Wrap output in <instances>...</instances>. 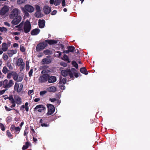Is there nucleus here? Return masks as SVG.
I'll return each mask as SVG.
<instances>
[{
  "label": "nucleus",
  "instance_id": "1",
  "mask_svg": "<svg viewBox=\"0 0 150 150\" xmlns=\"http://www.w3.org/2000/svg\"><path fill=\"white\" fill-rule=\"evenodd\" d=\"M76 71L75 69H71V71L69 70H62L61 73L62 75L64 76L69 74L71 78H73L74 76L77 78L79 76V74H78L76 73Z\"/></svg>",
  "mask_w": 150,
  "mask_h": 150
},
{
  "label": "nucleus",
  "instance_id": "2",
  "mask_svg": "<svg viewBox=\"0 0 150 150\" xmlns=\"http://www.w3.org/2000/svg\"><path fill=\"white\" fill-rule=\"evenodd\" d=\"M20 11L18 8H14L10 13L9 16V17L10 18L13 19L18 16V14L20 13Z\"/></svg>",
  "mask_w": 150,
  "mask_h": 150
},
{
  "label": "nucleus",
  "instance_id": "3",
  "mask_svg": "<svg viewBox=\"0 0 150 150\" xmlns=\"http://www.w3.org/2000/svg\"><path fill=\"white\" fill-rule=\"evenodd\" d=\"M15 64L16 66L20 67L19 69L21 71H22L25 68V63L22 58H18Z\"/></svg>",
  "mask_w": 150,
  "mask_h": 150
},
{
  "label": "nucleus",
  "instance_id": "4",
  "mask_svg": "<svg viewBox=\"0 0 150 150\" xmlns=\"http://www.w3.org/2000/svg\"><path fill=\"white\" fill-rule=\"evenodd\" d=\"M4 88L8 89L11 87L14 84L13 81L11 80H8L5 79L4 81Z\"/></svg>",
  "mask_w": 150,
  "mask_h": 150
},
{
  "label": "nucleus",
  "instance_id": "5",
  "mask_svg": "<svg viewBox=\"0 0 150 150\" xmlns=\"http://www.w3.org/2000/svg\"><path fill=\"white\" fill-rule=\"evenodd\" d=\"M47 106L48 108V111L46 115L49 116L52 115L55 110V108L54 106L50 104H47Z\"/></svg>",
  "mask_w": 150,
  "mask_h": 150
},
{
  "label": "nucleus",
  "instance_id": "6",
  "mask_svg": "<svg viewBox=\"0 0 150 150\" xmlns=\"http://www.w3.org/2000/svg\"><path fill=\"white\" fill-rule=\"evenodd\" d=\"M14 76L13 77V79L17 82H20L23 79L24 76L22 74L18 75L15 72L14 74L13 75Z\"/></svg>",
  "mask_w": 150,
  "mask_h": 150
},
{
  "label": "nucleus",
  "instance_id": "7",
  "mask_svg": "<svg viewBox=\"0 0 150 150\" xmlns=\"http://www.w3.org/2000/svg\"><path fill=\"white\" fill-rule=\"evenodd\" d=\"M24 31L25 33H28L30 30L31 27L30 23L28 21H26L24 23Z\"/></svg>",
  "mask_w": 150,
  "mask_h": 150
},
{
  "label": "nucleus",
  "instance_id": "8",
  "mask_svg": "<svg viewBox=\"0 0 150 150\" xmlns=\"http://www.w3.org/2000/svg\"><path fill=\"white\" fill-rule=\"evenodd\" d=\"M47 46L46 42H44L38 44L36 47V50L37 51H40L44 49Z\"/></svg>",
  "mask_w": 150,
  "mask_h": 150
},
{
  "label": "nucleus",
  "instance_id": "9",
  "mask_svg": "<svg viewBox=\"0 0 150 150\" xmlns=\"http://www.w3.org/2000/svg\"><path fill=\"white\" fill-rule=\"evenodd\" d=\"M23 85L21 83H15L14 86V90L18 93L20 92L22 90Z\"/></svg>",
  "mask_w": 150,
  "mask_h": 150
},
{
  "label": "nucleus",
  "instance_id": "10",
  "mask_svg": "<svg viewBox=\"0 0 150 150\" xmlns=\"http://www.w3.org/2000/svg\"><path fill=\"white\" fill-rule=\"evenodd\" d=\"M9 7L5 5L0 10V15L3 16L6 14L9 10Z\"/></svg>",
  "mask_w": 150,
  "mask_h": 150
},
{
  "label": "nucleus",
  "instance_id": "11",
  "mask_svg": "<svg viewBox=\"0 0 150 150\" xmlns=\"http://www.w3.org/2000/svg\"><path fill=\"white\" fill-rule=\"evenodd\" d=\"M43 75L41 76L39 78V81L41 83L45 82L47 81L49 77L48 74H43Z\"/></svg>",
  "mask_w": 150,
  "mask_h": 150
},
{
  "label": "nucleus",
  "instance_id": "12",
  "mask_svg": "<svg viewBox=\"0 0 150 150\" xmlns=\"http://www.w3.org/2000/svg\"><path fill=\"white\" fill-rule=\"evenodd\" d=\"M15 18L11 21V23L14 25H17L19 23L22 19L21 16H19Z\"/></svg>",
  "mask_w": 150,
  "mask_h": 150
},
{
  "label": "nucleus",
  "instance_id": "13",
  "mask_svg": "<svg viewBox=\"0 0 150 150\" xmlns=\"http://www.w3.org/2000/svg\"><path fill=\"white\" fill-rule=\"evenodd\" d=\"M24 8L25 10L30 13H32L34 11V8L30 5H26L25 6Z\"/></svg>",
  "mask_w": 150,
  "mask_h": 150
},
{
  "label": "nucleus",
  "instance_id": "14",
  "mask_svg": "<svg viewBox=\"0 0 150 150\" xmlns=\"http://www.w3.org/2000/svg\"><path fill=\"white\" fill-rule=\"evenodd\" d=\"M14 101L18 105L21 104L22 99L18 95H15L14 96Z\"/></svg>",
  "mask_w": 150,
  "mask_h": 150
},
{
  "label": "nucleus",
  "instance_id": "15",
  "mask_svg": "<svg viewBox=\"0 0 150 150\" xmlns=\"http://www.w3.org/2000/svg\"><path fill=\"white\" fill-rule=\"evenodd\" d=\"M45 108L43 105H37L34 109V110L35 111L37 110L38 112H41L42 110H45Z\"/></svg>",
  "mask_w": 150,
  "mask_h": 150
},
{
  "label": "nucleus",
  "instance_id": "16",
  "mask_svg": "<svg viewBox=\"0 0 150 150\" xmlns=\"http://www.w3.org/2000/svg\"><path fill=\"white\" fill-rule=\"evenodd\" d=\"M9 100L10 101V103L12 104L10 106L11 108H13L16 106V103L14 102V98L12 95H10L8 98Z\"/></svg>",
  "mask_w": 150,
  "mask_h": 150
},
{
  "label": "nucleus",
  "instance_id": "17",
  "mask_svg": "<svg viewBox=\"0 0 150 150\" xmlns=\"http://www.w3.org/2000/svg\"><path fill=\"white\" fill-rule=\"evenodd\" d=\"M10 45V42L6 44L5 43H3L2 44V50L4 52L7 51L8 48Z\"/></svg>",
  "mask_w": 150,
  "mask_h": 150
},
{
  "label": "nucleus",
  "instance_id": "18",
  "mask_svg": "<svg viewBox=\"0 0 150 150\" xmlns=\"http://www.w3.org/2000/svg\"><path fill=\"white\" fill-rule=\"evenodd\" d=\"M44 13L47 14H49L51 11V7L47 5L45 6L43 8Z\"/></svg>",
  "mask_w": 150,
  "mask_h": 150
},
{
  "label": "nucleus",
  "instance_id": "19",
  "mask_svg": "<svg viewBox=\"0 0 150 150\" xmlns=\"http://www.w3.org/2000/svg\"><path fill=\"white\" fill-rule=\"evenodd\" d=\"M43 70L42 71V74H45V73H48L50 72V71L49 69H47L48 67L47 66H44L42 67Z\"/></svg>",
  "mask_w": 150,
  "mask_h": 150
},
{
  "label": "nucleus",
  "instance_id": "20",
  "mask_svg": "<svg viewBox=\"0 0 150 150\" xmlns=\"http://www.w3.org/2000/svg\"><path fill=\"white\" fill-rule=\"evenodd\" d=\"M40 30L38 28H35L31 31V34L32 35H37L40 33Z\"/></svg>",
  "mask_w": 150,
  "mask_h": 150
},
{
  "label": "nucleus",
  "instance_id": "21",
  "mask_svg": "<svg viewBox=\"0 0 150 150\" xmlns=\"http://www.w3.org/2000/svg\"><path fill=\"white\" fill-rule=\"evenodd\" d=\"M47 80L49 83H52L55 82L57 79L55 76H52L50 77L49 76Z\"/></svg>",
  "mask_w": 150,
  "mask_h": 150
},
{
  "label": "nucleus",
  "instance_id": "22",
  "mask_svg": "<svg viewBox=\"0 0 150 150\" xmlns=\"http://www.w3.org/2000/svg\"><path fill=\"white\" fill-rule=\"evenodd\" d=\"M17 52V50L16 49L14 50H9L8 51L7 53L10 57H12L14 54H16Z\"/></svg>",
  "mask_w": 150,
  "mask_h": 150
},
{
  "label": "nucleus",
  "instance_id": "23",
  "mask_svg": "<svg viewBox=\"0 0 150 150\" xmlns=\"http://www.w3.org/2000/svg\"><path fill=\"white\" fill-rule=\"evenodd\" d=\"M45 21L44 20H39L38 22L39 27L40 28H43L45 25Z\"/></svg>",
  "mask_w": 150,
  "mask_h": 150
},
{
  "label": "nucleus",
  "instance_id": "24",
  "mask_svg": "<svg viewBox=\"0 0 150 150\" xmlns=\"http://www.w3.org/2000/svg\"><path fill=\"white\" fill-rule=\"evenodd\" d=\"M51 60L50 59L45 58L42 59V64H47L51 63Z\"/></svg>",
  "mask_w": 150,
  "mask_h": 150
},
{
  "label": "nucleus",
  "instance_id": "25",
  "mask_svg": "<svg viewBox=\"0 0 150 150\" xmlns=\"http://www.w3.org/2000/svg\"><path fill=\"white\" fill-rule=\"evenodd\" d=\"M47 90L49 92H54L56 91V88L54 86H51L47 88Z\"/></svg>",
  "mask_w": 150,
  "mask_h": 150
},
{
  "label": "nucleus",
  "instance_id": "26",
  "mask_svg": "<svg viewBox=\"0 0 150 150\" xmlns=\"http://www.w3.org/2000/svg\"><path fill=\"white\" fill-rule=\"evenodd\" d=\"M46 41L47 42V43L50 45H52L57 44V43L58 41L50 40H46Z\"/></svg>",
  "mask_w": 150,
  "mask_h": 150
},
{
  "label": "nucleus",
  "instance_id": "27",
  "mask_svg": "<svg viewBox=\"0 0 150 150\" xmlns=\"http://www.w3.org/2000/svg\"><path fill=\"white\" fill-rule=\"evenodd\" d=\"M49 100L52 102L54 103H55L59 104L60 103L59 100L55 98H50Z\"/></svg>",
  "mask_w": 150,
  "mask_h": 150
},
{
  "label": "nucleus",
  "instance_id": "28",
  "mask_svg": "<svg viewBox=\"0 0 150 150\" xmlns=\"http://www.w3.org/2000/svg\"><path fill=\"white\" fill-rule=\"evenodd\" d=\"M35 15L36 17L37 18H40L42 17L43 15L41 13V11H36L35 14Z\"/></svg>",
  "mask_w": 150,
  "mask_h": 150
},
{
  "label": "nucleus",
  "instance_id": "29",
  "mask_svg": "<svg viewBox=\"0 0 150 150\" xmlns=\"http://www.w3.org/2000/svg\"><path fill=\"white\" fill-rule=\"evenodd\" d=\"M6 65L8 68L9 69L12 70L13 69V66L11 63L10 62L8 61L6 63Z\"/></svg>",
  "mask_w": 150,
  "mask_h": 150
},
{
  "label": "nucleus",
  "instance_id": "30",
  "mask_svg": "<svg viewBox=\"0 0 150 150\" xmlns=\"http://www.w3.org/2000/svg\"><path fill=\"white\" fill-rule=\"evenodd\" d=\"M30 145V144L29 142H26L25 144V145L23 146V147H22V150H25V149H27L28 147V146Z\"/></svg>",
  "mask_w": 150,
  "mask_h": 150
},
{
  "label": "nucleus",
  "instance_id": "31",
  "mask_svg": "<svg viewBox=\"0 0 150 150\" xmlns=\"http://www.w3.org/2000/svg\"><path fill=\"white\" fill-rule=\"evenodd\" d=\"M2 71L4 74H5L9 71V70L5 66L3 67Z\"/></svg>",
  "mask_w": 150,
  "mask_h": 150
},
{
  "label": "nucleus",
  "instance_id": "32",
  "mask_svg": "<svg viewBox=\"0 0 150 150\" xmlns=\"http://www.w3.org/2000/svg\"><path fill=\"white\" fill-rule=\"evenodd\" d=\"M15 72L14 71H12L10 73H8L7 76V78L8 79H10L11 78V76H12L13 77Z\"/></svg>",
  "mask_w": 150,
  "mask_h": 150
},
{
  "label": "nucleus",
  "instance_id": "33",
  "mask_svg": "<svg viewBox=\"0 0 150 150\" xmlns=\"http://www.w3.org/2000/svg\"><path fill=\"white\" fill-rule=\"evenodd\" d=\"M80 71L81 73L85 74H88L86 70L85 67L81 68L80 69Z\"/></svg>",
  "mask_w": 150,
  "mask_h": 150
},
{
  "label": "nucleus",
  "instance_id": "34",
  "mask_svg": "<svg viewBox=\"0 0 150 150\" xmlns=\"http://www.w3.org/2000/svg\"><path fill=\"white\" fill-rule=\"evenodd\" d=\"M23 24L22 23H21L19 25H17L16 26V28H18V30L20 31H23V30L22 29H21V28Z\"/></svg>",
  "mask_w": 150,
  "mask_h": 150
},
{
  "label": "nucleus",
  "instance_id": "35",
  "mask_svg": "<svg viewBox=\"0 0 150 150\" xmlns=\"http://www.w3.org/2000/svg\"><path fill=\"white\" fill-rule=\"evenodd\" d=\"M67 79L65 77L64 78L62 79H61L59 82V83L64 84L66 82Z\"/></svg>",
  "mask_w": 150,
  "mask_h": 150
},
{
  "label": "nucleus",
  "instance_id": "36",
  "mask_svg": "<svg viewBox=\"0 0 150 150\" xmlns=\"http://www.w3.org/2000/svg\"><path fill=\"white\" fill-rule=\"evenodd\" d=\"M3 58L5 61H6L8 59V57L7 54L5 53H4L3 55Z\"/></svg>",
  "mask_w": 150,
  "mask_h": 150
},
{
  "label": "nucleus",
  "instance_id": "37",
  "mask_svg": "<svg viewBox=\"0 0 150 150\" xmlns=\"http://www.w3.org/2000/svg\"><path fill=\"white\" fill-rule=\"evenodd\" d=\"M44 54L46 55H49L51 54L50 51L49 50H46L44 51Z\"/></svg>",
  "mask_w": 150,
  "mask_h": 150
},
{
  "label": "nucleus",
  "instance_id": "38",
  "mask_svg": "<svg viewBox=\"0 0 150 150\" xmlns=\"http://www.w3.org/2000/svg\"><path fill=\"white\" fill-rule=\"evenodd\" d=\"M62 0H55V1L54 5L57 6L59 5Z\"/></svg>",
  "mask_w": 150,
  "mask_h": 150
},
{
  "label": "nucleus",
  "instance_id": "39",
  "mask_svg": "<svg viewBox=\"0 0 150 150\" xmlns=\"http://www.w3.org/2000/svg\"><path fill=\"white\" fill-rule=\"evenodd\" d=\"M20 131V129L19 127H16L15 129L14 130V132L16 134H18L19 133Z\"/></svg>",
  "mask_w": 150,
  "mask_h": 150
},
{
  "label": "nucleus",
  "instance_id": "40",
  "mask_svg": "<svg viewBox=\"0 0 150 150\" xmlns=\"http://www.w3.org/2000/svg\"><path fill=\"white\" fill-rule=\"evenodd\" d=\"M68 50L69 52H73L74 50V47L73 46H69L68 47Z\"/></svg>",
  "mask_w": 150,
  "mask_h": 150
},
{
  "label": "nucleus",
  "instance_id": "41",
  "mask_svg": "<svg viewBox=\"0 0 150 150\" xmlns=\"http://www.w3.org/2000/svg\"><path fill=\"white\" fill-rule=\"evenodd\" d=\"M6 133L7 135L10 138H13V136L10 132L8 130L6 131Z\"/></svg>",
  "mask_w": 150,
  "mask_h": 150
},
{
  "label": "nucleus",
  "instance_id": "42",
  "mask_svg": "<svg viewBox=\"0 0 150 150\" xmlns=\"http://www.w3.org/2000/svg\"><path fill=\"white\" fill-rule=\"evenodd\" d=\"M72 64L74 67H75L76 69H78V65L75 61H72Z\"/></svg>",
  "mask_w": 150,
  "mask_h": 150
},
{
  "label": "nucleus",
  "instance_id": "43",
  "mask_svg": "<svg viewBox=\"0 0 150 150\" xmlns=\"http://www.w3.org/2000/svg\"><path fill=\"white\" fill-rule=\"evenodd\" d=\"M0 127L2 131L5 130V128L4 126V125L1 123H0Z\"/></svg>",
  "mask_w": 150,
  "mask_h": 150
},
{
  "label": "nucleus",
  "instance_id": "44",
  "mask_svg": "<svg viewBox=\"0 0 150 150\" xmlns=\"http://www.w3.org/2000/svg\"><path fill=\"white\" fill-rule=\"evenodd\" d=\"M26 0H18L17 3L18 4H21L24 3Z\"/></svg>",
  "mask_w": 150,
  "mask_h": 150
},
{
  "label": "nucleus",
  "instance_id": "45",
  "mask_svg": "<svg viewBox=\"0 0 150 150\" xmlns=\"http://www.w3.org/2000/svg\"><path fill=\"white\" fill-rule=\"evenodd\" d=\"M7 30V29L4 27H1L0 31L1 32H3L4 31H6Z\"/></svg>",
  "mask_w": 150,
  "mask_h": 150
},
{
  "label": "nucleus",
  "instance_id": "46",
  "mask_svg": "<svg viewBox=\"0 0 150 150\" xmlns=\"http://www.w3.org/2000/svg\"><path fill=\"white\" fill-rule=\"evenodd\" d=\"M35 9L36 11H40V7L38 5H36L35 6Z\"/></svg>",
  "mask_w": 150,
  "mask_h": 150
},
{
  "label": "nucleus",
  "instance_id": "47",
  "mask_svg": "<svg viewBox=\"0 0 150 150\" xmlns=\"http://www.w3.org/2000/svg\"><path fill=\"white\" fill-rule=\"evenodd\" d=\"M20 50L22 52H24L25 50L24 47L22 45H21L20 46Z\"/></svg>",
  "mask_w": 150,
  "mask_h": 150
},
{
  "label": "nucleus",
  "instance_id": "48",
  "mask_svg": "<svg viewBox=\"0 0 150 150\" xmlns=\"http://www.w3.org/2000/svg\"><path fill=\"white\" fill-rule=\"evenodd\" d=\"M26 70H28L29 67V62L28 61H27L26 62Z\"/></svg>",
  "mask_w": 150,
  "mask_h": 150
},
{
  "label": "nucleus",
  "instance_id": "49",
  "mask_svg": "<svg viewBox=\"0 0 150 150\" xmlns=\"http://www.w3.org/2000/svg\"><path fill=\"white\" fill-rule=\"evenodd\" d=\"M33 69H32L30 70V71L28 73L29 76L30 77H31L33 73Z\"/></svg>",
  "mask_w": 150,
  "mask_h": 150
},
{
  "label": "nucleus",
  "instance_id": "50",
  "mask_svg": "<svg viewBox=\"0 0 150 150\" xmlns=\"http://www.w3.org/2000/svg\"><path fill=\"white\" fill-rule=\"evenodd\" d=\"M5 110L7 111H10V110H15V109H11V108H8V107H7L6 106H5Z\"/></svg>",
  "mask_w": 150,
  "mask_h": 150
},
{
  "label": "nucleus",
  "instance_id": "51",
  "mask_svg": "<svg viewBox=\"0 0 150 150\" xmlns=\"http://www.w3.org/2000/svg\"><path fill=\"white\" fill-rule=\"evenodd\" d=\"M15 126L13 125H12L10 128V129L11 131H14L15 130Z\"/></svg>",
  "mask_w": 150,
  "mask_h": 150
},
{
  "label": "nucleus",
  "instance_id": "52",
  "mask_svg": "<svg viewBox=\"0 0 150 150\" xmlns=\"http://www.w3.org/2000/svg\"><path fill=\"white\" fill-rule=\"evenodd\" d=\"M56 53H58L56 55L58 57H60L61 55V52L60 51H58L56 52Z\"/></svg>",
  "mask_w": 150,
  "mask_h": 150
},
{
  "label": "nucleus",
  "instance_id": "53",
  "mask_svg": "<svg viewBox=\"0 0 150 150\" xmlns=\"http://www.w3.org/2000/svg\"><path fill=\"white\" fill-rule=\"evenodd\" d=\"M6 90H3L0 91V95L3 94L5 92Z\"/></svg>",
  "mask_w": 150,
  "mask_h": 150
},
{
  "label": "nucleus",
  "instance_id": "54",
  "mask_svg": "<svg viewBox=\"0 0 150 150\" xmlns=\"http://www.w3.org/2000/svg\"><path fill=\"white\" fill-rule=\"evenodd\" d=\"M33 90H30L28 91V95H30L32 94H33Z\"/></svg>",
  "mask_w": 150,
  "mask_h": 150
},
{
  "label": "nucleus",
  "instance_id": "55",
  "mask_svg": "<svg viewBox=\"0 0 150 150\" xmlns=\"http://www.w3.org/2000/svg\"><path fill=\"white\" fill-rule=\"evenodd\" d=\"M47 92L46 91H41L40 92V95H43L45 94Z\"/></svg>",
  "mask_w": 150,
  "mask_h": 150
},
{
  "label": "nucleus",
  "instance_id": "56",
  "mask_svg": "<svg viewBox=\"0 0 150 150\" xmlns=\"http://www.w3.org/2000/svg\"><path fill=\"white\" fill-rule=\"evenodd\" d=\"M63 58L65 60H67L68 59V58L67 55L66 54H64L63 56Z\"/></svg>",
  "mask_w": 150,
  "mask_h": 150
},
{
  "label": "nucleus",
  "instance_id": "57",
  "mask_svg": "<svg viewBox=\"0 0 150 150\" xmlns=\"http://www.w3.org/2000/svg\"><path fill=\"white\" fill-rule=\"evenodd\" d=\"M18 44L16 43H14L13 44V47L15 48H18Z\"/></svg>",
  "mask_w": 150,
  "mask_h": 150
},
{
  "label": "nucleus",
  "instance_id": "58",
  "mask_svg": "<svg viewBox=\"0 0 150 150\" xmlns=\"http://www.w3.org/2000/svg\"><path fill=\"white\" fill-rule=\"evenodd\" d=\"M11 34L12 35H18L20 34V33L19 32H15L12 33Z\"/></svg>",
  "mask_w": 150,
  "mask_h": 150
},
{
  "label": "nucleus",
  "instance_id": "59",
  "mask_svg": "<svg viewBox=\"0 0 150 150\" xmlns=\"http://www.w3.org/2000/svg\"><path fill=\"white\" fill-rule=\"evenodd\" d=\"M57 13V11L56 10H54L51 13V14L52 15H54L56 14Z\"/></svg>",
  "mask_w": 150,
  "mask_h": 150
},
{
  "label": "nucleus",
  "instance_id": "60",
  "mask_svg": "<svg viewBox=\"0 0 150 150\" xmlns=\"http://www.w3.org/2000/svg\"><path fill=\"white\" fill-rule=\"evenodd\" d=\"M62 6L63 7L65 5V0H62Z\"/></svg>",
  "mask_w": 150,
  "mask_h": 150
},
{
  "label": "nucleus",
  "instance_id": "61",
  "mask_svg": "<svg viewBox=\"0 0 150 150\" xmlns=\"http://www.w3.org/2000/svg\"><path fill=\"white\" fill-rule=\"evenodd\" d=\"M4 24L5 25H7V26H8L9 27H10V24L7 22H4Z\"/></svg>",
  "mask_w": 150,
  "mask_h": 150
},
{
  "label": "nucleus",
  "instance_id": "62",
  "mask_svg": "<svg viewBox=\"0 0 150 150\" xmlns=\"http://www.w3.org/2000/svg\"><path fill=\"white\" fill-rule=\"evenodd\" d=\"M4 81H0V87H4Z\"/></svg>",
  "mask_w": 150,
  "mask_h": 150
},
{
  "label": "nucleus",
  "instance_id": "63",
  "mask_svg": "<svg viewBox=\"0 0 150 150\" xmlns=\"http://www.w3.org/2000/svg\"><path fill=\"white\" fill-rule=\"evenodd\" d=\"M50 3L51 4H54L55 1H54V0H50Z\"/></svg>",
  "mask_w": 150,
  "mask_h": 150
},
{
  "label": "nucleus",
  "instance_id": "64",
  "mask_svg": "<svg viewBox=\"0 0 150 150\" xmlns=\"http://www.w3.org/2000/svg\"><path fill=\"white\" fill-rule=\"evenodd\" d=\"M40 99L39 98H36L34 99L35 102H37L40 100Z\"/></svg>",
  "mask_w": 150,
  "mask_h": 150
}]
</instances>
